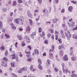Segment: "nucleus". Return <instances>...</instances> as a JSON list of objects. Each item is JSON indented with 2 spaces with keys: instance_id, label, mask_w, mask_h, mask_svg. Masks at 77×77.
I'll list each match as a JSON object with an SVG mask.
<instances>
[{
  "instance_id": "nucleus-1",
  "label": "nucleus",
  "mask_w": 77,
  "mask_h": 77,
  "mask_svg": "<svg viewBox=\"0 0 77 77\" xmlns=\"http://www.w3.org/2000/svg\"><path fill=\"white\" fill-rule=\"evenodd\" d=\"M63 61H68V55H67L65 54L63 57Z\"/></svg>"
},
{
  "instance_id": "nucleus-2",
  "label": "nucleus",
  "mask_w": 77,
  "mask_h": 77,
  "mask_svg": "<svg viewBox=\"0 0 77 77\" xmlns=\"http://www.w3.org/2000/svg\"><path fill=\"white\" fill-rule=\"evenodd\" d=\"M1 65L2 66H4L5 67H6L7 65V63L5 62V61H2Z\"/></svg>"
},
{
  "instance_id": "nucleus-3",
  "label": "nucleus",
  "mask_w": 77,
  "mask_h": 77,
  "mask_svg": "<svg viewBox=\"0 0 77 77\" xmlns=\"http://www.w3.org/2000/svg\"><path fill=\"white\" fill-rule=\"evenodd\" d=\"M62 27L63 28L65 31H66V30H68V27H67V26H66L65 24H62Z\"/></svg>"
},
{
  "instance_id": "nucleus-4",
  "label": "nucleus",
  "mask_w": 77,
  "mask_h": 77,
  "mask_svg": "<svg viewBox=\"0 0 77 77\" xmlns=\"http://www.w3.org/2000/svg\"><path fill=\"white\" fill-rule=\"evenodd\" d=\"M30 71H35L36 70V69L34 68V66H33V65H31L30 66Z\"/></svg>"
},
{
  "instance_id": "nucleus-5",
  "label": "nucleus",
  "mask_w": 77,
  "mask_h": 77,
  "mask_svg": "<svg viewBox=\"0 0 77 77\" xmlns=\"http://www.w3.org/2000/svg\"><path fill=\"white\" fill-rule=\"evenodd\" d=\"M61 66L62 67H63V72H65V69H66V67L65 66V64L63 63H61Z\"/></svg>"
},
{
  "instance_id": "nucleus-6",
  "label": "nucleus",
  "mask_w": 77,
  "mask_h": 77,
  "mask_svg": "<svg viewBox=\"0 0 77 77\" xmlns=\"http://www.w3.org/2000/svg\"><path fill=\"white\" fill-rule=\"evenodd\" d=\"M10 26L11 27L12 29L13 30H15L16 29V27L15 26L14 24L13 23H10Z\"/></svg>"
},
{
  "instance_id": "nucleus-7",
  "label": "nucleus",
  "mask_w": 77,
  "mask_h": 77,
  "mask_svg": "<svg viewBox=\"0 0 77 77\" xmlns=\"http://www.w3.org/2000/svg\"><path fill=\"white\" fill-rule=\"evenodd\" d=\"M27 15L29 17L31 18H33V16L31 14V12L30 11H28L27 12Z\"/></svg>"
},
{
  "instance_id": "nucleus-8",
  "label": "nucleus",
  "mask_w": 77,
  "mask_h": 77,
  "mask_svg": "<svg viewBox=\"0 0 77 77\" xmlns=\"http://www.w3.org/2000/svg\"><path fill=\"white\" fill-rule=\"evenodd\" d=\"M20 19L18 18L15 19L14 20V21H15V23H16V24H18L20 23Z\"/></svg>"
},
{
  "instance_id": "nucleus-9",
  "label": "nucleus",
  "mask_w": 77,
  "mask_h": 77,
  "mask_svg": "<svg viewBox=\"0 0 77 77\" xmlns=\"http://www.w3.org/2000/svg\"><path fill=\"white\" fill-rule=\"evenodd\" d=\"M50 62H51V61L49 59H47L46 62V65L47 66H50Z\"/></svg>"
},
{
  "instance_id": "nucleus-10",
  "label": "nucleus",
  "mask_w": 77,
  "mask_h": 77,
  "mask_svg": "<svg viewBox=\"0 0 77 77\" xmlns=\"http://www.w3.org/2000/svg\"><path fill=\"white\" fill-rule=\"evenodd\" d=\"M58 20H59V19H58L54 18L52 20V21L53 23H57V21H58Z\"/></svg>"
},
{
  "instance_id": "nucleus-11",
  "label": "nucleus",
  "mask_w": 77,
  "mask_h": 77,
  "mask_svg": "<svg viewBox=\"0 0 77 77\" xmlns=\"http://www.w3.org/2000/svg\"><path fill=\"white\" fill-rule=\"evenodd\" d=\"M36 33L35 32H32L31 34L30 35V36L32 39H33V38H34V36H34L36 35Z\"/></svg>"
},
{
  "instance_id": "nucleus-12",
  "label": "nucleus",
  "mask_w": 77,
  "mask_h": 77,
  "mask_svg": "<svg viewBox=\"0 0 77 77\" xmlns=\"http://www.w3.org/2000/svg\"><path fill=\"white\" fill-rule=\"evenodd\" d=\"M49 58L50 59H53V54L52 53H50L49 54Z\"/></svg>"
},
{
  "instance_id": "nucleus-13",
  "label": "nucleus",
  "mask_w": 77,
  "mask_h": 77,
  "mask_svg": "<svg viewBox=\"0 0 77 77\" xmlns=\"http://www.w3.org/2000/svg\"><path fill=\"white\" fill-rule=\"evenodd\" d=\"M17 38H18L19 40H21L23 39V38H22V36L21 35H19L17 36Z\"/></svg>"
},
{
  "instance_id": "nucleus-14",
  "label": "nucleus",
  "mask_w": 77,
  "mask_h": 77,
  "mask_svg": "<svg viewBox=\"0 0 77 77\" xmlns=\"http://www.w3.org/2000/svg\"><path fill=\"white\" fill-rule=\"evenodd\" d=\"M13 20V17H10L8 18V21L9 22H11Z\"/></svg>"
},
{
  "instance_id": "nucleus-15",
  "label": "nucleus",
  "mask_w": 77,
  "mask_h": 77,
  "mask_svg": "<svg viewBox=\"0 0 77 77\" xmlns=\"http://www.w3.org/2000/svg\"><path fill=\"white\" fill-rule=\"evenodd\" d=\"M72 7L71 6L69 7L68 8V10L70 12H72Z\"/></svg>"
},
{
  "instance_id": "nucleus-16",
  "label": "nucleus",
  "mask_w": 77,
  "mask_h": 77,
  "mask_svg": "<svg viewBox=\"0 0 77 77\" xmlns=\"http://www.w3.org/2000/svg\"><path fill=\"white\" fill-rule=\"evenodd\" d=\"M29 23L30 26H32V24H33V21L31 19H29Z\"/></svg>"
},
{
  "instance_id": "nucleus-17",
  "label": "nucleus",
  "mask_w": 77,
  "mask_h": 77,
  "mask_svg": "<svg viewBox=\"0 0 77 77\" xmlns=\"http://www.w3.org/2000/svg\"><path fill=\"white\" fill-rule=\"evenodd\" d=\"M64 54L63 51V50H61L60 51V56H63Z\"/></svg>"
},
{
  "instance_id": "nucleus-18",
  "label": "nucleus",
  "mask_w": 77,
  "mask_h": 77,
  "mask_svg": "<svg viewBox=\"0 0 77 77\" xmlns=\"http://www.w3.org/2000/svg\"><path fill=\"white\" fill-rule=\"evenodd\" d=\"M23 70L22 68L20 69L18 71V72L20 73L21 74L23 73Z\"/></svg>"
},
{
  "instance_id": "nucleus-19",
  "label": "nucleus",
  "mask_w": 77,
  "mask_h": 77,
  "mask_svg": "<svg viewBox=\"0 0 77 77\" xmlns=\"http://www.w3.org/2000/svg\"><path fill=\"white\" fill-rule=\"evenodd\" d=\"M2 27H3V23L2 21H0V30H2Z\"/></svg>"
},
{
  "instance_id": "nucleus-20",
  "label": "nucleus",
  "mask_w": 77,
  "mask_h": 77,
  "mask_svg": "<svg viewBox=\"0 0 77 77\" xmlns=\"http://www.w3.org/2000/svg\"><path fill=\"white\" fill-rule=\"evenodd\" d=\"M21 19H22V20H20V21H21V22L20 23V25H23V21H24V20H23V16H21Z\"/></svg>"
},
{
  "instance_id": "nucleus-21",
  "label": "nucleus",
  "mask_w": 77,
  "mask_h": 77,
  "mask_svg": "<svg viewBox=\"0 0 77 77\" xmlns=\"http://www.w3.org/2000/svg\"><path fill=\"white\" fill-rule=\"evenodd\" d=\"M35 53L36 55H38L39 54V51L37 49L35 50Z\"/></svg>"
},
{
  "instance_id": "nucleus-22",
  "label": "nucleus",
  "mask_w": 77,
  "mask_h": 77,
  "mask_svg": "<svg viewBox=\"0 0 77 77\" xmlns=\"http://www.w3.org/2000/svg\"><path fill=\"white\" fill-rule=\"evenodd\" d=\"M26 30L27 32H28V33L30 32V26H28L27 27Z\"/></svg>"
},
{
  "instance_id": "nucleus-23",
  "label": "nucleus",
  "mask_w": 77,
  "mask_h": 77,
  "mask_svg": "<svg viewBox=\"0 0 77 77\" xmlns=\"http://www.w3.org/2000/svg\"><path fill=\"white\" fill-rule=\"evenodd\" d=\"M72 38H74V39H77V34L76 35L75 34H73L72 35Z\"/></svg>"
},
{
  "instance_id": "nucleus-24",
  "label": "nucleus",
  "mask_w": 77,
  "mask_h": 77,
  "mask_svg": "<svg viewBox=\"0 0 77 77\" xmlns=\"http://www.w3.org/2000/svg\"><path fill=\"white\" fill-rule=\"evenodd\" d=\"M75 25V23L74 22H71L70 24H69V26H70L71 27H73Z\"/></svg>"
},
{
  "instance_id": "nucleus-25",
  "label": "nucleus",
  "mask_w": 77,
  "mask_h": 77,
  "mask_svg": "<svg viewBox=\"0 0 77 77\" xmlns=\"http://www.w3.org/2000/svg\"><path fill=\"white\" fill-rule=\"evenodd\" d=\"M68 72H69V74H70V71L69 70L68 71V69H67V68L66 69L64 73H65V74H67V73H68Z\"/></svg>"
},
{
  "instance_id": "nucleus-26",
  "label": "nucleus",
  "mask_w": 77,
  "mask_h": 77,
  "mask_svg": "<svg viewBox=\"0 0 77 77\" xmlns=\"http://www.w3.org/2000/svg\"><path fill=\"white\" fill-rule=\"evenodd\" d=\"M22 68L23 71H26L27 70V68L26 67H24L23 68Z\"/></svg>"
},
{
  "instance_id": "nucleus-27",
  "label": "nucleus",
  "mask_w": 77,
  "mask_h": 77,
  "mask_svg": "<svg viewBox=\"0 0 77 77\" xmlns=\"http://www.w3.org/2000/svg\"><path fill=\"white\" fill-rule=\"evenodd\" d=\"M17 5V2L16 1H14L13 2V4H12L13 6H15Z\"/></svg>"
},
{
  "instance_id": "nucleus-28",
  "label": "nucleus",
  "mask_w": 77,
  "mask_h": 77,
  "mask_svg": "<svg viewBox=\"0 0 77 77\" xmlns=\"http://www.w3.org/2000/svg\"><path fill=\"white\" fill-rule=\"evenodd\" d=\"M49 31L51 33H54V31L53 29H49Z\"/></svg>"
},
{
  "instance_id": "nucleus-29",
  "label": "nucleus",
  "mask_w": 77,
  "mask_h": 77,
  "mask_svg": "<svg viewBox=\"0 0 77 77\" xmlns=\"http://www.w3.org/2000/svg\"><path fill=\"white\" fill-rule=\"evenodd\" d=\"M11 65L12 67H14L15 66V63L14 62L11 63Z\"/></svg>"
},
{
  "instance_id": "nucleus-30",
  "label": "nucleus",
  "mask_w": 77,
  "mask_h": 77,
  "mask_svg": "<svg viewBox=\"0 0 77 77\" xmlns=\"http://www.w3.org/2000/svg\"><path fill=\"white\" fill-rule=\"evenodd\" d=\"M11 75L12 76V77H18V76H17V75L15 74V73H12L11 74Z\"/></svg>"
},
{
  "instance_id": "nucleus-31",
  "label": "nucleus",
  "mask_w": 77,
  "mask_h": 77,
  "mask_svg": "<svg viewBox=\"0 0 77 77\" xmlns=\"http://www.w3.org/2000/svg\"><path fill=\"white\" fill-rule=\"evenodd\" d=\"M24 38H25V39L26 40V41L29 40V38L28 37H27L26 35H25L24 36Z\"/></svg>"
},
{
  "instance_id": "nucleus-32",
  "label": "nucleus",
  "mask_w": 77,
  "mask_h": 77,
  "mask_svg": "<svg viewBox=\"0 0 77 77\" xmlns=\"http://www.w3.org/2000/svg\"><path fill=\"white\" fill-rule=\"evenodd\" d=\"M12 59H15V54H13L11 55Z\"/></svg>"
},
{
  "instance_id": "nucleus-33",
  "label": "nucleus",
  "mask_w": 77,
  "mask_h": 77,
  "mask_svg": "<svg viewBox=\"0 0 77 77\" xmlns=\"http://www.w3.org/2000/svg\"><path fill=\"white\" fill-rule=\"evenodd\" d=\"M77 77V75L75 74V73H73L71 76V77Z\"/></svg>"
},
{
  "instance_id": "nucleus-34",
  "label": "nucleus",
  "mask_w": 77,
  "mask_h": 77,
  "mask_svg": "<svg viewBox=\"0 0 77 77\" xmlns=\"http://www.w3.org/2000/svg\"><path fill=\"white\" fill-rule=\"evenodd\" d=\"M5 49V47L3 46H2L0 47V50H3Z\"/></svg>"
},
{
  "instance_id": "nucleus-35",
  "label": "nucleus",
  "mask_w": 77,
  "mask_h": 77,
  "mask_svg": "<svg viewBox=\"0 0 77 77\" xmlns=\"http://www.w3.org/2000/svg\"><path fill=\"white\" fill-rule=\"evenodd\" d=\"M3 60H5L6 62H7V61L8 60V59L6 57H4L3 58Z\"/></svg>"
},
{
  "instance_id": "nucleus-36",
  "label": "nucleus",
  "mask_w": 77,
  "mask_h": 77,
  "mask_svg": "<svg viewBox=\"0 0 77 77\" xmlns=\"http://www.w3.org/2000/svg\"><path fill=\"white\" fill-rule=\"evenodd\" d=\"M38 68H39L40 70H42V66H41V64L38 65Z\"/></svg>"
},
{
  "instance_id": "nucleus-37",
  "label": "nucleus",
  "mask_w": 77,
  "mask_h": 77,
  "mask_svg": "<svg viewBox=\"0 0 77 77\" xmlns=\"http://www.w3.org/2000/svg\"><path fill=\"white\" fill-rule=\"evenodd\" d=\"M5 36L8 39H9L10 38V36L9 35H7L6 34H5Z\"/></svg>"
},
{
  "instance_id": "nucleus-38",
  "label": "nucleus",
  "mask_w": 77,
  "mask_h": 77,
  "mask_svg": "<svg viewBox=\"0 0 77 77\" xmlns=\"http://www.w3.org/2000/svg\"><path fill=\"white\" fill-rule=\"evenodd\" d=\"M32 60L33 58L30 57L27 59V60L28 61H29V62H31V61H32Z\"/></svg>"
},
{
  "instance_id": "nucleus-39",
  "label": "nucleus",
  "mask_w": 77,
  "mask_h": 77,
  "mask_svg": "<svg viewBox=\"0 0 77 77\" xmlns=\"http://www.w3.org/2000/svg\"><path fill=\"white\" fill-rule=\"evenodd\" d=\"M25 53L26 54H30V51L29 52V51H27L26 50L25 51Z\"/></svg>"
},
{
  "instance_id": "nucleus-40",
  "label": "nucleus",
  "mask_w": 77,
  "mask_h": 77,
  "mask_svg": "<svg viewBox=\"0 0 77 77\" xmlns=\"http://www.w3.org/2000/svg\"><path fill=\"white\" fill-rule=\"evenodd\" d=\"M24 1V0H23ZM18 3H23V0H18Z\"/></svg>"
},
{
  "instance_id": "nucleus-41",
  "label": "nucleus",
  "mask_w": 77,
  "mask_h": 77,
  "mask_svg": "<svg viewBox=\"0 0 77 77\" xmlns=\"http://www.w3.org/2000/svg\"><path fill=\"white\" fill-rule=\"evenodd\" d=\"M38 62L39 64H41V63H42L41 60L40 59H38Z\"/></svg>"
},
{
  "instance_id": "nucleus-42",
  "label": "nucleus",
  "mask_w": 77,
  "mask_h": 77,
  "mask_svg": "<svg viewBox=\"0 0 77 77\" xmlns=\"http://www.w3.org/2000/svg\"><path fill=\"white\" fill-rule=\"evenodd\" d=\"M5 56H8V51H6L5 52Z\"/></svg>"
},
{
  "instance_id": "nucleus-43",
  "label": "nucleus",
  "mask_w": 77,
  "mask_h": 77,
  "mask_svg": "<svg viewBox=\"0 0 77 77\" xmlns=\"http://www.w3.org/2000/svg\"><path fill=\"white\" fill-rule=\"evenodd\" d=\"M76 59V57H72V60H75Z\"/></svg>"
},
{
  "instance_id": "nucleus-44",
  "label": "nucleus",
  "mask_w": 77,
  "mask_h": 77,
  "mask_svg": "<svg viewBox=\"0 0 77 77\" xmlns=\"http://www.w3.org/2000/svg\"><path fill=\"white\" fill-rule=\"evenodd\" d=\"M71 3H73V4H76V3H77V2L75 1H72Z\"/></svg>"
},
{
  "instance_id": "nucleus-45",
  "label": "nucleus",
  "mask_w": 77,
  "mask_h": 77,
  "mask_svg": "<svg viewBox=\"0 0 77 77\" xmlns=\"http://www.w3.org/2000/svg\"><path fill=\"white\" fill-rule=\"evenodd\" d=\"M38 32L39 33L41 32H42V28H41L40 27L38 29Z\"/></svg>"
},
{
  "instance_id": "nucleus-46",
  "label": "nucleus",
  "mask_w": 77,
  "mask_h": 77,
  "mask_svg": "<svg viewBox=\"0 0 77 77\" xmlns=\"http://www.w3.org/2000/svg\"><path fill=\"white\" fill-rule=\"evenodd\" d=\"M61 35H63V30H61L60 32Z\"/></svg>"
},
{
  "instance_id": "nucleus-47",
  "label": "nucleus",
  "mask_w": 77,
  "mask_h": 77,
  "mask_svg": "<svg viewBox=\"0 0 77 77\" xmlns=\"http://www.w3.org/2000/svg\"><path fill=\"white\" fill-rule=\"evenodd\" d=\"M2 10L4 12H6V11H7V9L6 8H3L2 9Z\"/></svg>"
},
{
  "instance_id": "nucleus-48",
  "label": "nucleus",
  "mask_w": 77,
  "mask_h": 77,
  "mask_svg": "<svg viewBox=\"0 0 77 77\" xmlns=\"http://www.w3.org/2000/svg\"><path fill=\"white\" fill-rule=\"evenodd\" d=\"M47 36L48 38H50V37H51V34H50V33H48V34L47 35Z\"/></svg>"
},
{
  "instance_id": "nucleus-49",
  "label": "nucleus",
  "mask_w": 77,
  "mask_h": 77,
  "mask_svg": "<svg viewBox=\"0 0 77 77\" xmlns=\"http://www.w3.org/2000/svg\"><path fill=\"white\" fill-rule=\"evenodd\" d=\"M37 0L39 4L41 5V3H42V0Z\"/></svg>"
},
{
  "instance_id": "nucleus-50",
  "label": "nucleus",
  "mask_w": 77,
  "mask_h": 77,
  "mask_svg": "<svg viewBox=\"0 0 77 77\" xmlns=\"http://www.w3.org/2000/svg\"><path fill=\"white\" fill-rule=\"evenodd\" d=\"M54 71L56 72H57V71H59V69H57V68H56V67H55L54 68Z\"/></svg>"
},
{
  "instance_id": "nucleus-51",
  "label": "nucleus",
  "mask_w": 77,
  "mask_h": 77,
  "mask_svg": "<svg viewBox=\"0 0 77 77\" xmlns=\"http://www.w3.org/2000/svg\"><path fill=\"white\" fill-rule=\"evenodd\" d=\"M19 10L20 11H22L23 10V9H22V5H20V6L19 7Z\"/></svg>"
},
{
  "instance_id": "nucleus-52",
  "label": "nucleus",
  "mask_w": 77,
  "mask_h": 77,
  "mask_svg": "<svg viewBox=\"0 0 77 77\" xmlns=\"http://www.w3.org/2000/svg\"><path fill=\"white\" fill-rule=\"evenodd\" d=\"M16 60L17 62H19V59H18V57H16Z\"/></svg>"
},
{
  "instance_id": "nucleus-53",
  "label": "nucleus",
  "mask_w": 77,
  "mask_h": 77,
  "mask_svg": "<svg viewBox=\"0 0 77 77\" xmlns=\"http://www.w3.org/2000/svg\"><path fill=\"white\" fill-rule=\"evenodd\" d=\"M42 34L43 37H44V36H45V32L44 31H42Z\"/></svg>"
},
{
  "instance_id": "nucleus-54",
  "label": "nucleus",
  "mask_w": 77,
  "mask_h": 77,
  "mask_svg": "<svg viewBox=\"0 0 77 77\" xmlns=\"http://www.w3.org/2000/svg\"><path fill=\"white\" fill-rule=\"evenodd\" d=\"M13 14H14V13H13V12H11L10 14V17H12V16H13Z\"/></svg>"
},
{
  "instance_id": "nucleus-55",
  "label": "nucleus",
  "mask_w": 77,
  "mask_h": 77,
  "mask_svg": "<svg viewBox=\"0 0 77 77\" xmlns=\"http://www.w3.org/2000/svg\"><path fill=\"white\" fill-rule=\"evenodd\" d=\"M77 30V27L73 29H72V31H74V30Z\"/></svg>"
},
{
  "instance_id": "nucleus-56",
  "label": "nucleus",
  "mask_w": 77,
  "mask_h": 77,
  "mask_svg": "<svg viewBox=\"0 0 77 77\" xmlns=\"http://www.w3.org/2000/svg\"><path fill=\"white\" fill-rule=\"evenodd\" d=\"M73 51H71L70 53V56H72V54H73Z\"/></svg>"
},
{
  "instance_id": "nucleus-57",
  "label": "nucleus",
  "mask_w": 77,
  "mask_h": 77,
  "mask_svg": "<svg viewBox=\"0 0 77 77\" xmlns=\"http://www.w3.org/2000/svg\"><path fill=\"white\" fill-rule=\"evenodd\" d=\"M45 44H48V40H47L45 41Z\"/></svg>"
},
{
  "instance_id": "nucleus-58",
  "label": "nucleus",
  "mask_w": 77,
  "mask_h": 77,
  "mask_svg": "<svg viewBox=\"0 0 77 77\" xmlns=\"http://www.w3.org/2000/svg\"><path fill=\"white\" fill-rule=\"evenodd\" d=\"M66 20V18L65 17H63V20L64 21H65Z\"/></svg>"
},
{
  "instance_id": "nucleus-59",
  "label": "nucleus",
  "mask_w": 77,
  "mask_h": 77,
  "mask_svg": "<svg viewBox=\"0 0 77 77\" xmlns=\"http://www.w3.org/2000/svg\"><path fill=\"white\" fill-rule=\"evenodd\" d=\"M2 31L4 33H5L6 32V29H3L2 30Z\"/></svg>"
},
{
  "instance_id": "nucleus-60",
  "label": "nucleus",
  "mask_w": 77,
  "mask_h": 77,
  "mask_svg": "<svg viewBox=\"0 0 77 77\" xmlns=\"http://www.w3.org/2000/svg\"><path fill=\"white\" fill-rule=\"evenodd\" d=\"M4 38V35H1V39H3Z\"/></svg>"
},
{
  "instance_id": "nucleus-61",
  "label": "nucleus",
  "mask_w": 77,
  "mask_h": 77,
  "mask_svg": "<svg viewBox=\"0 0 77 77\" xmlns=\"http://www.w3.org/2000/svg\"><path fill=\"white\" fill-rule=\"evenodd\" d=\"M61 35L62 38H64L65 39V36L64 35V34H63V35Z\"/></svg>"
},
{
  "instance_id": "nucleus-62",
  "label": "nucleus",
  "mask_w": 77,
  "mask_h": 77,
  "mask_svg": "<svg viewBox=\"0 0 77 77\" xmlns=\"http://www.w3.org/2000/svg\"><path fill=\"white\" fill-rule=\"evenodd\" d=\"M19 56L20 57H22V56H23V55L22 54L21 52H19Z\"/></svg>"
},
{
  "instance_id": "nucleus-63",
  "label": "nucleus",
  "mask_w": 77,
  "mask_h": 77,
  "mask_svg": "<svg viewBox=\"0 0 77 77\" xmlns=\"http://www.w3.org/2000/svg\"><path fill=\"white\" fill-rule=\"evenodd\" d=\"M51 36L52 37V39H54V34H52L51 35Z\"/></svg>"
},
{
  "instance_id": "nucleus-64",
  "label": "nucleus",
  "mask_w": 77,
  "mask_h": 77,
  "mask_svg": "<svg viewBox=\"0 0 77 77\" xmlns=\"http://www.w3.org/2000/svg\"><path fill=\"white\" fill-rule=\"evenodd\" d=\"M58 41H59V43L60 44L61 43H62V41H61V39L59 38L58 39Z\"/></svg>"
}]
</instances>
